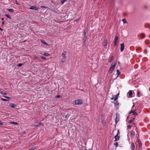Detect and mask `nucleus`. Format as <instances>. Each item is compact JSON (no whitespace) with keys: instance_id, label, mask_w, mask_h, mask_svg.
Masks as SVG:
<instances>
[{"instance_id":"obj_1","label":"nucleus","mask_w":150,"mask_h":150,"mask_svg":"<svg viewBox=\"0 0 150 150\" xmlns=\"http://www.w3.org/2000/svg\"><path fill=\"white\" fill-rule=\"evenodd\" d=\"M116 64L115 62H113L109 70V73L110 74L112 73V71L114 69L115 66Z\"/></svg>"},{"instance_id":"obj_2","label":"nucleus","mask_w":150,"mask_h":150,"mask_svg":"<svg viewBox=\"0 0 150 150\" xmlns=\"http://www.w3.org/2000/svg\"><path fill=\"white\" fill-rule=\"evenodd\" d=\"M134 105L131 108V110L129 112V114H132V115H135V114H137V113L136 112V109H133V107H134Z\"/></svg>"},{"instance_id":"obj_3","label":"nucleus","mask_w":150,"mask_h":150,"mask_svg":"<svg viewBox=\"0 0 150 150\" xmlns=\"http://www.w3.org/2000/svg\"><path fill=\"white\" fill-rule=\"evenodd\" d=\"M83 103V101L81 99H78L75 101V104L76 105L81 104Z\"/></svg>"},{"instance_id":"obj_4","label":"nucleus","mask_w":150,"mask_h":150,"mask_svg":"<svg viewBox=\"0 0 150 150\" xmlns=\"http://www.w3.org/2000/svg\"><path fill=\"white\" fill-rule=\"evenodd\" d=\"M135 133L133 130H132L131 131L130 136L131 137V138H133L135 136Z\"/></svg>"},{"instance_id":"obj_5","label":"nucleus","mask_w":150,"mask_h":150,"mask_svg":"<svg viewBox=\"0 0 150 150\" xmlns=\"http://www.w3.org/2000/svg\"><path fill=\"white\" fill-rule=\"evenodd\" d=\"M135 145L134 143H132L131 144L130 148L131 150H135Z\"/></svg>"},{"instance_id":"obj_6","label":"nucleus","mask_w":150,"mask_h":150,"mask_svg":"<svg viewBox=\"0 0 150 150\" xmlns=\"http://www.w3.org/2000/svg\"><path fill=\"white\" fill-rule=\"evenodd\" d=\"M118 39V37L117 36H115V41L114 42V46H115L117 45V41Z\"/></svg>"},{"instance_id":"obj_7","label":"nucleus","mask_w":150,"mask_h":150,"mask_svg":"<svg viewBox=\"0 0 150 150\" xmlns=\"http://www.w3.org/2000/svg\"><path fill=\"white\" fill-rule=\"evenodd\" d=\"M119 120V115L116 114V117L115 119V122L116 123L118 122Z\"/></svg>"},{"instance_id":"obj_8","label":"nucleus","mask_w":150,"mask_h":150,"mask_svg":"<svg viewBox=\"0 0 150 150\" xmlns=\"http://www.w3.org/2000/svg\"><path fill=\"white\" fill-rule=\"evenodd\" d=\"M30 9H34L35 10H38L39 9V8L36 7L35 6H31L29 8Z\"/></svg>"},{"instance_id":"obj_9","label":"nucleus","mask_w":150,"mask_h":150,"mask_svg":"<svg viewBox=\"0 0 150 150\" xmlns=\"http://www.w3.org/2000/svg\"><path fill=\"white\" fill-rule=\"evenodd\" d=\"M120 45V51L121 52H122L124 50V44H121Z\"/></svg>"},{"instance_id":"obj_10","label":"nucleus","mask_w":150,"mask_h":150,"mask_svg":"<svg viewBox=\"0 0 150 150\" xmlns=\"http://www.w3.org/2000/svg\"><path fill=\"white\" fill-rule=\"evenodd\" d=\"M67 52L66 51H64L62 54V56L63 58H66V57L65 56V55L67 54Z\"/></svg>"},{"instance_id":"obj_11","label":"nucleus","mask_w":150,"mask_h":150,"mask_svg":"<svg viewBox=\"0 0 150 150\" xmlns=\"http://www.w3.org/2000/svg\"><path fill=\"white\" fill-rule=\"evenodd\" d=\"M132 94V92L131 90H130L127 93V94L128 95L129 97H131Z\"/></svg>"},{"instance_id":"obj_12","label":"nucleus","mask_w":150,"mask_h":150,"mask_svg":"<svg viewBox=\"0 0 150 150\" xmlns=\"http://www.w3.org/2000/svg\"><path fill=\"white\" fill-rule=\"evenodd\" d=\"M119 136H118V135H115L114 137V138L115 139V141H117L119 140Z\"/></svg>"},{"instance_id":"obj_13","label":"nucleus","mask_w":150,"mask_h":150,"mask_svg":"<svg viewBox=\"0 0 150 150\" xmlns=\"http://www.w3.org/2000/svg\"><path fill=\"white\" fill-rule=\"evenodd\" d=\"M9 106L12 108H15L16 106V105L15 104L12 103H10L9 104Z\"/></svg>"},{"instance_id":"obj_14","label":"nucleus","mask_w":150,"mask_h":150,"mask_svg":"<svg viewBox=\"0 0 150 150\" xmlns=\"http://www.w3.org/2000/svg\"><path fill=\"white\" fill-rule=\"evenodd\" d=\"M86 37H84L83 39V43L84 45H86Z\"/></svg>"},{"instance_id":"obj_15","label":"nucleus","mask_w":150,"mask_h":150,"mask_svg":"<svg viewBox=\"0 0 150 150\" xmlns=\"http://www.w3.org/2000/svg\"><path fill=\"white\" fill-rule=\"evenodd\" d=\"M120 74V71L118 70H117V73L116 74L117 75V77H118V76Z\"/></svg>"},{"instance_id":"obj_16","label":"nucleus","mask_w":150,"mask_h":150,"mask_svg":"<svg viewBox=\"0 0 150 150\" xmlns=\"http://www.w3.org/2000/svg\"><path fill=\"white\" fill-rule=\"evenodd\" d=\"M41 124V123H39L38 124L33 125H32V127H38L39 126V125H40Z\"/></svg>"},{"instance_id":"obj_17","label":"nucleus","mask_w":150,"mask_h":150,"mask_svg":"<svg viewBox=\"0 0 150 150\" xmlns=\"http://www.w3.org/2000/svg\"><path fill=\"white\" fill-rule=\"evenodd\" d=\"M134 119H135V117H133V118L132 119L130 120H129L128 121L129 123H131L133 120H134Z\"/></svg>"},{"instance_id":"obj_18","label":"nucleus","mask_w":150,"mask_h":150,"mask_svg":"<svg viewBox=\"0 0 150 150\" xmlns=\"http://www.w3.org/2000/svg\"><path fill=\"white\" fill-rule=\"evenodd\" d=\"M41 42H42V43L44 44L45 45H48V44L44 40H41Z\"/></svg>"},{"instance_id":"obj_19","label":"nucleus","mask_w":150,"mask_h":150,"mask_svg":"<svg viewBox=\"0 0 150 150\" xmlns=\"http://www.w3.org/2000/svg\"><path fill=\"white\" fill-rule=\"evenodd\" d=\"M138 142L139 144V148L141 147L142 146V144L141 142H140V141H139V139L138 141Z\"/></svg>"},{"instance_id":"obj_20","label":"nucleus","mask_w":150,"mask_h":150,"mask_svg":"<svg viewBox=\"0 0 150 150\" xmlns=\"http://www.w3.org/2000/svg\"><path fill=\"white\" fill-rule=\"evenodd\" d=\"M140 36L142 38H144L145 37V35L144 34L142 33L140 35Z\"/></svg>"},{"instance_id":"obj_21","label":"nucleus","mask_w":150,"mask_h":150,"mask_svg":"<svg viewBox=\"0 0 150 150\" xmlns=\"http://www.w3.org/2000/svg\"><path fill=\"white\" fill-rule=\"evenodd\" d=\"M114 100L115 101L117 99L118 97V96H117V95H115L114 96Z\"/></svg>"},{"instance_id":"obj_22","label":"nucleus","mask_w":150,"mask_h":150,"mask_svg":"<svg viewBox=\"0 0 150 150\" xmlns=\"http://www.w3.org/2000/svg\"><path fill=\"white\" fill-rule=\"evenodd\" d=\"M114 145L115 146V149L118 146V144L117 142H115L114 143Z\"/></svg>"},{"instance_id":"obj_23","label":"nucleus","mask_w":150,"mask_h":150,"mask_svg":"<svg viewBox=\"0 0 150 150\" xmlns=\"http://www.w3.org/2000/svg\"><path fill=\"white\" fill-rule=\"evenodd\" d=\"M122 21L124 23H127L126 20L125 19H123L122 20Z\"/></svg>"},{"instance_id":"obj_24","label":"nucleus","mask_w":150,"mask_h":150,"mask_svg":"<svg viewBox=\"0 0 150 150\" xmlns=\"http://www.w3.org/2000/svg\"><path fill=\"white\" fill-rule=\"evenodd\" d=\"M8 11L10 12H13L14 11V10L13 9H11V8H10V9H8Z\"/></svg>"},{"instance_id":"obj_25","label":"nucleus","mask_w":150,"mask_h":150,"mask_svg":"<svg viewBox=\"0 0 150 150\" xmlns=\"http://www.w3.org/2000/svg\"><path fill=\"white\" fill-rule=\"evenodd\" d=\"M61 1V3L62 4H63L67 0H60Z\"/></svg>"},{"instance_id":"obj_26","label":"nucleus","mask_w":150,"mask_h":150,"mask_svg":"<svg viewBox=\"0 0 150 150\" xmlns=\"http://www.w3.org/2000/svg\"><path fill=\"white\" fill-rule=\"evenodd\" d=\"M43 55L45 56H48L49 55V54L48 53H45L43 54Z\"/></svg>"},{"instance_id":"obj_27","label":"nucleus","mask_w":150,"mask_h":150,"mask_svg":"<svg viewBox=\"0 0 150 150\" xmlns=\"http://www.w3.org/2000/svg\"><path fill=\"white\" fill-rule=\"evenodd\" d=\"M1 99L3 101H7L8 100L6 99H4L2 98H1Z\"/></svg>"},{"instance_id":"obj_28","label":"nucleus","mask_w":150,"mask_h":150,"mask_svg":"<svg viewBox=\"0 0 150 150\" xmlns=\"http://www.w3.org/2000/svg\"><path fill=\"white\" fill-rule=\"evenodd\" d=\"M11 123L12 124H14L16 125H17L18 124V123L14 122H11Z\"/></svg>"},{"instance_id":"obj_29","label":"nucleus","mask_w":150,"mask_h":150,"mask_svg":"<svg viewBox=\"0 0 150 150\" xmlns=\"http://www.w3.org/2000/svg\"><path fill=\"white\" fill-rule=\"evenodd\" d=\"M4 97L5 98H6L8 99H9V100H10L11 99V98L9 97H8V96H4Z\"/></svg>"},{"instance_id":"obj_30","label":"nucleus","mask_w":150,"mask_h":150,"mask_svg":"<svg viewBox=\"0 0 150 150\" xmlns=\"http://www.w3.org/2000/svg\"><path fill=\"white\" fill-rule=\"evenodd\" d=\"M113 60V57L112 56V57H111L110 59L109 62H112Z\"/></svg>"},{"instance_id":"obj_31","label":"nucleus","mask_w":150,"mask_h":150,"mask_svg":"<svg viewBox=\"0 0 150 150\" xmlns=\"http://www.w3.org/2000/svg\"><path fill=\"white\" fill-rule=\"evenodd\" d=\"M66 60V58H63L61 60V61L62 62H64Z\"/></svg>"},{"instance_id":"obj_32","label":"nucleus","mask_w":150,"mask_h":150,"mask_svg":"<svg viewBox=\"0 0 150 150\" xmlns=\"http://www.w3.org/2000/svg\"><path fill=\"white\" fill-rule=\"evenodd\" d=\"M145 26L146 27L149 28L150 29V24H148L147 25H146Z\"/></svg>"},{"instance_id":"obj_33","label":"nucleus","mask_w":150,"mask_h":150,"mask_svg":"<svg viewBox=\"0 0 150 150\" xmlns=\"http://www.w3.org/2000/svg\"><path fill=\"white\" fill-rule=\"evenodd\" d=\"M137 134H136V135H135V137L136 138L138 137L139 136L138 133L137 131Z\"/></svg>"},{"instance_id":"obj_34","label":"nucleus","mask_w":150,"mask_h":150,"mask_svg":"<svg viewBox=\"0 0 150 150\" xmlns=\"http://www.w3.org/2000/svg\"><path fill=\"white\" fill-rule=\"evenodd\" d=\"M5 16H6L7 17H8L9 18H11L10 16L8 14H6Z\"/></svg>"},{"instance_id":"obj_35","label":"nucleus","mask_w":150,"mask_h":150,"mask_svg":"<svg viewBox=\"0 0 150 150\" xmlns=\"http://www.w3.org/2000/svg\"><path fill=\"white\" fill-rule=\"evenodd\" d=\"M105 45H104V47H105V46H107V42L106 40L105 41Z\"/></svg>"},{"instance_id":"obj_36","label":"nucleus","mask_w":150,"mask_h":150,"mask_svg":"<svg viewBox=\"0 0 150 150\" xmlns=\"http://www.w3.org/2000/svg\"><path fill=\"white\" fill-rule=\"evenodd\" d=\"M3 91L1 90V89H0V93L3 95Z\"/></svg>"},{"instance_id":"obj_37","label":"nucleus","mask_w":150,"mask_h":150,"mask_svg":"<svg viewBox=\"0 0 150 150\" xmlns=\"http://www.w3.org/2000/svg\"><path fill=\"white\" fill-rule=\"evenodd\" d=\"M22 64H21V63H20V64H19L18 66V67H21L22 66Z\"/></svg>"},{"instance_id":"obj_38","label":"nucleus","mask_w":150,"mask_h":150,"mask_svg":"<svg viewBox=\"0 0 150 150\" xmlns=\"http://www.w3.org/2000/svg\"><path fill=\"white\" fill-rule=\"evenodd\" d=\"M35 147H33V148H32L29 149V150H34L35 149Z\"/></svg>"},{"instance_id":"obj_39","label":"nucleus","mask_w":150,"mask_h":150,"mask_svg":"<svg viewBox=\"0 0 150 150\" xmlns=\"http://www.w3.org/2000/svg\"><path fill=\"white\" fill-rule=\"evenodd\" d=\"M127 127L129 129H130L131 128V125H127Z\"/></svg>"},{"instance_id":"obj_40","label":"nucleus","mask_w":150,"mask_h":150,"mask_svg":"<svg viewBox=\"0 0 150 150\" xmlns=\"http://www.w3.org/2000/svg\"><path fill=\"white\" fill-rule=\"evenodd\" d=\"M41 57L43 59H46L45 57L42 56Z\"/></svg>"},{"instance_id":"obj_41","label":"nucleus","mask_w":150,"mask_h":150,"mask_svg":"<svg viewBox=\"0 0 150 150\" xmlns=\"http://www.w3.org/2000/svg\"><path fill=\"white\" fill-rule=\"evenodd\" d=\"M83 34H84V37H86V32L84 31V32H83Z\"/></svg>"},{"instance_id":"obj_42","label":"nucleus","mask_w":150,"mask_h":150,"mask_svg":"<svg viewBox=\"0 0 150 150\" xmlns=\"http://www.w3.org/2000/svg\"><path fill=\"white\" fill-rule=\"evenodd\" d=\"M60 96L59 95H57V96H56V98H60Z\"/></svg>"},{"instance_id":"obj_43","label":"nucleus","mask_w":150,"mask_h":150,"mask_svg":"<svg viewBox=\"0 0 150 150\" xmlns=\"http://www.w3.org/2000/svg\"><path fill=\"white\" fill-rule=\"evenodd\" d=\"M4 124L3 122H1V121L0 120V125H3Z\"/></svg>"},{"instance_id":"obj_44","label":"nucleus","mask_w":150,"mask_h":150,"mask_svg":"<svg viewBox=\"0 0 150 150\" xmlns=\"http://www.w3.org/2000/svg\"><path fill=\"white\" fill-rule=\"evenodd\" d=\"M7 94V93H6V92H3V95H6Z\"/></svg>"},{"instance_id":"obj_45","label":"nucleus","mask_w":150,"mask_h":150,"mask_svg":"<svg viewBox=\"0 0 150 150\" xmlns=\"http://www.w3.org/2000/svg\"><path fill=\"white\" fill-rule=\"evenodd\" d=\"M120 133L119 131V130H118L117 131V135H118V134H120Z\"/></svg>"},{"instance_id":"obj_46","label":"nucleus","mask_w":150,"mask_h":150,"mask_svg":"<svg viewBox=\"0 0 150 150\" xmlns=\"http://www.w3.org/2000/svg\"><path fill=\"white\" fill-rule=\"evenodd\" d=\"M41 8H46L45 6H41Z\"/></svg>"},{"instance_id":"obj_47","label":"nucleus","mask_w":150,"mask_h":150,"mask_svg":"<svg viewBox=\"0 0 150 150\" xmlns=\"http://www.w3.org/2000/svg\"><path fill=\"white\" fill-rule=\"evenodd\" d=\"M111 100H113V99L114 100V97H113L112 98H111Z\"/></svg>"},{"instance_id":"obj_48","label":"nucleus","mask_w":150,"mask_h":150,"mask_svg":"<svg viewBox=\"0 0 150 150\" xmlns=\"http://www.w3.org/2000/svg\"><path fill=\"white\" fill-rule=\"evenodd\" d=\"M79 20V19H76V20L75 21L76 22H77Z\"/></svg>"},{"instance_id":"obj_49","label":"nucleus","mask_w":150,"mask_h":150,"mask_svg":"<svg viewBox=\"0 0 150 150\" xmlns=\"http://www.w3.org/2000/svg\"><path fill=\"white\" fill-rule=\"evenodd\" d=\"M4 21H3L2 23V25H4Z\"/></svg>"},{"instance_id":"obj_50","label":"nucleus","mask_w":150,"mask_h":150,"mask_svg":"<svg viewBox=\"0 0 150 150\" xmlns=\"http://www.w3.org/2000/svg\"><path fill=\"white\" fill-rule=\"evenodd\" d=\"M144 52L145 53H146L147 52L146 50H144Z\"/></svg>"},{"instance_id":"obj_51","label":"nucleus","mask_w":150,"mask_h":150,"mask_svg":"<svg viewBox=\"0 0 150 150\" xmlns=\"http://www.w3.org/2000/svg\"><path fill=\"white\" fill-rule=\"evenodd\" d=\"M119 95V93H118L116 95H117V96H118Z\"/></svg>"},{"instance_id":"obj_52","label":"nucleus","mask_w":150,"mask_h":150,"mask_svg":"<svg viewBox=\"0 0 150 150\" xmlns=\"http://www.w3.org/2000/svg\"><path fill=\"white\" fill-rule=\"evenodd\" d=\"M1 20H4V18H1Z\"/></svg>"},{"instance_id":"obj_53","label":"nucleus","mask_w":150,"mask_h":150,"mask_svg":"<svg viewBox=\"0 0 150 150\" xmlns=\"http://www.w3.org/2000/svg\"><path fill=\"white\" fill-rule=\"evenodd\" d=\"M40 53L41 54H43H43L42 53Z\"/></svg>"},{"instance_id":"obj_54","label":"nucleus","mask_w":150,"mask_h":150,"mask_svg":"<svg viewBox=\"0 0 150 150\" xmlns=\"http://www.w3.org/2000/svg\"><path fill=\"white\" fill-rule=\"evenodd\" d=\"M35 58H37V56H35Z\"/></svg>"},{"instance_id":"obj_55","label":"nucleus","mask_w":150,"mask_h":150,"mask_svg":"<svg viewBox=\"0 0 150 150\" xmlns=\"http://www.w3.org/2000/svg\"><path fill=\"white\" fill-rule=\"evenodd\" d=\"M0 30H2V29H1V28H0Z\"/></svg>"},{"instance_id":"obj_56","label":"nucleus","mask_w":150,"mask_h":150,"mask_svg":"<svg viewBox=\"0 0 150 150\" xmlns=\"http://www.w3.org/2000/svg\"><path fill=\"white\" fill-rule=\"evenodd\" d=\"M149 38H150V35H149Z\"/></svg>"}]
</instances>
